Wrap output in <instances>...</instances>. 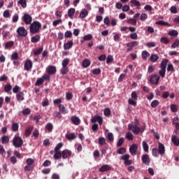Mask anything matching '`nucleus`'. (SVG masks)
Instances as JSON below:
<instances>
[{
	"label": "nucleus",
	"mask_w": 179,
	"mask_h": 179,
	"mask_svg": "<svg viewBox=\"0 0 179 179\" xmlns=\"http://www.w3.org/2000/svg\"><path fill=\"white\" fill-rule=\"evenodd\" d=\"M40 29H41V23L38 21H34L29 27L30 33L32 34L38 33V31H40Z\"/></svg>",
	"instance_id": "f257e3e1"
},
{
	"label": "nucleus",
	"mask_w": 179,
	"mask_h": 179,
	"mask_svg": "<svg viewBox=\"0 0 179 179\" xmlns=\"http://www.w3.org/2000/svg\"><path fill=\"white\" fill-rule=\"evenodd\" d=\"M129 131H131L134 135H139V133L143 134V130H141V127L139 126L134 125V124H128Z\"/></svg>",
	"instance_id": "f03ea898"
},
{
	"label": "nucleus",
	"mask_w": 179,
	"mask_h": 179,
	"mask_svg": "<svg viewBox=\"0 0 179 179\" xmlns=\"http://www.w3.org/2000/svg\"><path fill=\"white\" fill-rule=\"evenodd\" d=\"M13 145L15 148H22L23 139L20 136H15L13 138Z\"/></svg>",
	"instance_id": "7ed1b4c3"
},
{
	"label": "nucleus",
	"mask_w": 179,
	"mask_h": 179,
	"mask_svg": "<svg viewBox=\"0 0 179 179\" xmlns=\"http://www.w3.org/2000/svg\"><path fill=\"white\" fill-rule=\"evenodd\" d=\"M17 37H26L27 36V30L24 27H20L17 29Z\"/></svg>",
	"instance_id": "20e7f679"
},
{
	"label": "nucleus",
	"mask_w": 179,
	"mask_h": 179,
	"mask_svg": "<svg viewBox=\"0 0 179 179\" xmlns=\"http://www.w3.org/2000/svg\"><path fill=\"white\" fill-rule=\"evenodd\" d=\"M22 20L25 23V24H31V22H33V17L30 14L25 13L22 17Z\"/></svg>",
	"instance_id": "39448f33"
},
{
	"label": "nucleus",
	"mask_w": 179,
	"mask_h": 179,
	"mask_svg": "<svg viewBox=\"0 0 179 179\" xmlns=\"http://www.w3.org/2000/svg\"><path fill=\"white\" fill-rule=\"evenodd\" d=\"M159 80H160V76L157 74H152L150 77V83L152 85H159Z\"/></svg>",
	"instance_id": "423d86ee"
},
{
	"label": "nucleus",
	"mask_w": 179,
	"mask_h": 179,
	"mask_svg": "<svg viewBox=\"0 0 179 179\" xmlns=\"http://www.w3.org/2000/svg\"><path fill=\"white\" fill-rule=\"evenodd\" d=\"M31 68H33V62L30 59L26 60L24 64V71H27V72L31 71Z\"/></svg>",
	"instance_id": "0eeeda50"
},
{
	"label": "nucleus",
	"mask_w": 179,
	"mask_h": 179,
	"mask_svg": "<svg viewBox=\"0 0 179 179\" xmlns=\"http://www.w3.org/2000/svg\"><path fill=\"white\" fill-rule=\"evenodd\" d=\"M121 160H124L125 166H131L132 160H129V155L126 154L121 157Z\"/></svg>",
	"instance_id": "6e6552de"
},
{
	"label": "nucleus",
	"mask_w": 179,
	"mask_h": 179,
	"mask_svg": "<svg viewBox=\"0 0 179 179\" xmlns=\"http://www.w3.org/2000/svg\"><path fill=\"white\" fill-rule=\"evenodd\" d=\"M138 144H133L131 145V147L129 148V152L131 156H136V152H138Z\"/></svg>",
	"instance_id": "1a4fd4ad"
},
{
	"label": "nucleus",
	"mask_w": 179,
	"mask_h": 179,
	"mask_svg": "<svg viewBox=\"0 0 179 179\" xmlns=\"http://www.w3.org/2000/svg\"><path fill=\"white\" fill-rule=\"evenodd\" d=\"M91 122L92 123L98 122L99 125H103V117L101 116L95 115L94 117L92 118Z\"/></svg>",
	"instance_id": "9d476101"
},
{
	"label": "nucleus",
	"mask_w": 179,
	"mask_h": 179,
	"mask_svg": "<svg viewBox=\"0 0 179 179\" xmlns=\"http://www.w3.org/2000/svg\"><path fill=\"white\" fill-rule=\"evenodd\" d=\"M158 153L163 156L164 153H166V148L164 147V144L162 143H158Z\"/></svg>",
	"instance_id": "9b49d317"
},
{
	"label": "nucleus",
	"mask_w": 179,
	"mask_h": 179,
	"mask_svg": "<svg viewBox=\"0 0 179 179\" xmlns=\"http://www.w3.org/2000/svg\"><path fill=\"white\" fill-rule=\"evenodd\" d=\"M141 160L144 164L146 166H149L150 164V158L149 157V155L145 154L142 156Z\"/></svg>",
	"instance_id": "f8f14e48"
},
{
	"label": "nucleus",
	"mask_w": 179,
	"mask_h": 179,
	"mask_svg": "<svg viewBox=\"0 0 179 179\" xmlns=\"http://www.w3.org/2000/svg\"><path fill=\"white\" fill-rule=\"evenodd\" d=\"M72 155V151L69 150H64L62 152V159H68Z\"/></svg>",
	"instance_id": "ddd939ff"
},
{
	"label": "nucleus",
	"mask_w": 179,
	"mask_h": 179,
	"mask_svg": "<svg viewBox=\"0 0 179 179\" xmlns=\"http://www.w3.org/2000/svg\"><path fill=\"white\" fill-rule=\"evenodd\" d=\"M46 71L48 75H55L57 73V67L54 66H49Z\"/></svg>",
	"instance_id": "4468645a"
},
{
	"label": "nucleus",
	"mask_w": 179,
	"mask_h": 179,
	"mask_svg": "<svg viewBox=\"0 0 179 179\" xmlns=\"http://www.w3.org/2000/svg\"><path fill=\"white\" fill-rule=\"evenodd\" d=\"M71 121L74 125H80V119L78 116H72L71 117Z\"/></svg>",
	"instance_id": "2eb2a0df"
},
{
	"label": "nucleus",
	"mask_w": 179,
	"mask_h": 179,
	"mask_svg": "<svg viewBox=\"0 0 179 179\" xmlns=\"http://www.w3.org/2000/svg\"><path fill=\"white\" fill-rule=\"evenodd\" d=\"M16 99L17 101H23L24 100V93L22 91H20L16 94Z\"/></svg>",
	"instance_id": "dca6fc26"
},
{
	"label": "nucleus",
	"mask_w": 179,
	"mask_h": 179,
	"mask_svg": "<svg viewBox=\"0 0 179 179\" xmlns=\"http://www.w3.org/2000/svg\"><path fill=\"white\" fill-rule=\"evenodd\" d=\"M111 170V166L108 164L103 165L100 169L99 171L100 173H106V171H110Z\"/></svg>",
	"instance_id": "f3484780"
},
{
	"label": "nucleus",
	"mask_w": 179,
	"mask_h": 179,
	"mask_svg": "<svg viewBox=\"0 0 179 179\" xmlns=\"http://www.w3.org/2000/svg\"><path fill=\"white\" fill-rule=\"evenodd\" d=\"M138 45H139V42L138 41H132L127 44V47L131 50L134 49V47H136Z\"/></svg>",
	"instance_id": "a211bd4d"
},
{
	"label": "nucleus",
	"mask_w": 179,
	"mask_h": 179,
	"mask_svg": "<svg viewBox=\"0 0 179 179\" xmlns=\"http://www.w3.org/2000/svg\"><path fill=\"white\" fill-rule=\"evenodd\" d=\"M71 47H73V41H70L69 42H67L64 44V50H71Z\"/></svg>",
	"instance_id": "6ab92c4d"
},
{
	"label": "nucleus",
	"mask_w": 179,
	"mask_h": 179,
	"mask_svg": "<svg viewBox=\"0 0 179 179\" xmlns=\"http://www.w3.org/2000/svg\"><path fill=\"white\" fill-rule=\"evenodd\" d=\"M155 24H158L159 26H168V27H171V24L163 20L157 21L155 22Z\"/></svg>",
	"instance_id": "aec40b11"
},
{
	"label": "nucleus",
	"mask_w": 179,
	"mask_h": 179,
	"mask_svg": "<svg viewBox=\"0 0 179 179\" xmlns=\"http://www.w3.org/2000/svg\"><path fill=\"white\" fill-rule=\"evenodd\" d=\"M171 141L175 146H179V138L177 137V136L173 135L171 137Z\"/></svg>",
	"instance_id": "412c9836"
},
{
	"label": "nucleus",
	"mask_w": 179,
	"mask_h": 179,
	"mask_svg": "<svg viewBox=\"0 0 179 179\" xmlns=\"http://www.w3.org/2000/svg\"><path fill=\"white\" fill-rule=\"evenodd\" d=\"M43 50H44V48L43 47L38 48V49L34 50L33 54L35 56L40 55V54H41V52H43Z\"/></svg>",
	"instance_id": "4be33fe9"
},
{
	"label": "nucleus",
	"mask_w": 179,
	"mask_h": 179,
	"mask_svg": "<svg viewBox=\"0 0 179 179\" xmlns=\"http://www.w3.org/2000/svg\"><path fill=\"white\" fill-rule=\"evenodd\" d=\"M141 57L144 61H146V59H148V57H150V53H149V52L146 50H144L141 53Z\"/></svg>",
	"instance_id": "5701e85b"
},
{
	"label": "nucleus",
	"mask_w": 179,
	"mask_h": 179,
	"mask_svg": "<svg viewBox=\"0 0 179 179\" xmlns=\"http://www.w3.org/2000/svg\"><path fill=\"white\" fill-rule=\"evenodd\" d=\"M66 138L68 141H73V139H76V136H75V133H70L66 134Z\"/></svg>",
	"instance_id": "b1692460"
},
{
	"label": "nucleus",
	"mask_w": 179,
	"mask_h": 179,
	"mask_svg": "<svg viewBox=\"0 0 179 179\" xmlns=\"http://www.w3.org/2000/svg\"><path fill=\"white\" fill-rule=\"evenodd\" d=\"M59 110L62 114H68V110H66V108H65V106L62 104L59 105Z\"/></svg>",
	"instance_id": "393cba45"
},
{
	"label": "nucleus",
	"mask_w": 179,
	"mask_h": 179,
	"mask_svg": "<svg viewBox=\"0 0 179 179\" xmlns=\"http://www.w3.org/2000/svg\"><path fill=\"white\" fill-rule=\"evenodd\" d=\"M1 143L3 145H8V143H9V136H3L1 137Z\"/></svg>",
	"instance_id": "a878e982"
},
{
	"label": "nucleus",
	"mask_w": 179,
	"mask_h": 179,
	"mask_svg": "<svg viewBox=\"0 0 179 179\" xmlns=\"http://www.w3.org/2000/svg\"><path fill=\"white\" fill-rule=\"evenodd\" d=\"M15 45V42L13 41H10L5 44L6 50H9V48H12V47Z\"/></svg>",
	"instance_id": "bb28decb"
},
{
	"label": "nucleus",
	"mask_w": 179,
	"mask_h": 179,
	"mask_svg": "<svg viewBox=\"0 0 179 179\" xmlns=\"http://www.w3.org/2000/svg\"><path fill=\"white\" fill-rule=\"evenodd\" d=\"M62 157V152L61 151H55L54 159L55 160H59Z\"/></svg>",
	"instance_id": "cd10ccee"
},
{
	"label": "nucleus",
	"mask_w": 179,
	"mask_h": 179,
	"mask_svg": "<svg viewBox=\"0 0 179 179\" xmlns=\"http://www.w3.org/2000/svg\"><path fill=\"white\" fill-rule=\"evenodd\" d=\"M82 66L84 68H89L90 66V61L89 60V59H85L83 61Z\"/></svg>",
	"instance_id": "c85d7f7f"
},
{
	"label": "nucleus",
	"mask_w": 179,
	"mask_h": 179,
	"mask_svg": "<svg viewBox=\"0 0 179 179\" xmlns=\"http://www.w3.org/2000/svg\"><path fill=\"white\" fill-rule=\"evenodd\" d=\"M75 12H76V10H75L74 8H69L68 10L69 17H70L71 19H73V15H75Z\"/></svg>",
	"instance_id": "c756f323"
},
{
	"label": "nucleus",
	"mask_w": 179,
	"mask_h": 179,
	"mask_svg": "<svg viewBox=\"0 0 179 179\" xmlns=\"http://www.w3.org/2000/svg\"><path fill=\"white\" fill-rule=\"evenodd\" d=\"M88 14H89V12L87 11V10L84 9L83 11H81V12L80 13L79 17H80L81 19H85V17H86V16H87Z\"/></svg>",
	"instance_id": "7c9ffc66"
},
{
	"label": "nucleus",
	"mask_w": 179,
	"mask_h": 179,
	"mask_svg": "<svg viewBox=\"0 0 179 179\" xmlns=\"http://www.w3.org/2000/svg\"><path fill=\"white\" fill-rule=\"evenodd\" d=\"M143 149L145 153L149 152V144L145 141H143Z\"/></svg>",
	"instance_id": "2f4dec72"
},
{
	"label": "nucleus",
	"mask_w": 179,
	"mask_h": 179,
	"mask_svg": "<svg viewBox=\"0 0 179 179\" xmlns=\"http://www.w3.org/2000/svg\"><path fill=\"white\" fill-rule=\"evenodd\" d=\"M12 131L13 132H17L19 131V123L13 122L12 124Z\"/></svg>",
	"instance_id": "473e14b6"
},
{
	"label": "nucleus",
	"mask_w": 179,
	"mask_h": 179,
	"mask_svg": "<svg viewBox=\"0 0 179 179\" xmlns=\"http://www.w3.org/2000/svg\"><path fill=\"white\" fill-rule=\"evenodd\" d=\"M168 34L172 37H177L178 36V31H177L176 29H172L169 31Z\"/></svg>",
	"instance_id": "72a5a7b5"
},
{
	"label": "nucleus",
	"mask_w": 179,
	"mask_h": 179,
	"mask_svg": "<svg viewBox=\"0 0 179 179\" xmlns=\"http://www.w3.org/2000/svg\"><path fill=\"white\" fill-rule=\"evenodd\" d=\"M159 59V55H151L150 57V61L151 62H156Z\"/></svg>",
	"instance_id": "f704fd0d"
},
{
	"label": "nucleus",
	"mask_w": 179,
	"mask_h": 179,
	"mask_svg": "<svg viewBox=\"0 0 179 179\" xmlns=\"http://www.w3.org/2000/svg\"><path fill=\"white\" fill-rule=\"evenodd\" d=\"M31 43H38L40 41V36L39 35H35L31 38Z\"/></svg>",
	"instance_id": "c9c22d12"
},
{
	"label": "nucleus",
	"mask_w": 179,
	"mask_h": 179,
	"mask_svg": "<svg viewBox=\"0 0 179 179\" xmlns=\"http://www.w3.org/2000/svg\"><path fill=\"white\" fill-rule=\"evenodd\" d=\"M68 72H69V67L62 66V69L60 70L62 75H66Z\"/></svg>",
	"instance_id": "e433bc0d"
},
{
	"label": "nucleus",
	"mask_w": 179,
	"mask_h": 179,
	"mask_svg": "<svg viewBox=\"0 0 179 179\" xmlns=\"http://www.w3.org/2000/svg\"><path fill=\"white\" fill-rule=\"evenodd\" d=\"M45 129L48 130V132H52V129H54V126L52 123L49 122L46 124Z\"/></svg>",
	"instance_id": "4c0bfd02"
},
{
	"label": "nucleus",
	"mask_w": 179,
	"mask_h": 179,
	"mask_svg": "<svg viewBox=\"0 0 179 179\" xmlns=\"http://www.w3.org/2000/svg\"><path fill=\"white\" fill-rule=\"evenodd\" d=\"M106 143V138L104 137L99 138V145H100V146H104Z\"/></svg>",
	"instance_id": "58836bf2"
},
{
	"label": "nucleus",
	"mask_w": 179,
	"mask_h": 179,
	"mask_svg": "<svg viewBox=\"0 0 179 179\" xmlns=\"http://www.w3.org/2000/svg\"><path fill=\"white\" fill-rule=\"evenodd\" d=\"M18 5H20L22 8H26L27 6V2L26 0H20L18 1Z\"/></svg>",
	"instance_id": "ea45409f"
},
{
	"label": "nucleus",
	"mask_w": 179,
	"mask_h": 179,
	"mask_svg": "<svg viewBox=\"0 0 179 179\" xmlns=\"http://www.w3.org/2000/svg\"><path fill=\"white\" fill-rule=\"evenodd\" d=\"M167 64H169V59H164L161 63V68L166 69L167 66Z\"/></svg>",
	"instance_id": "a19ab883"
},
{
	"label": "nucleus",
	"mask_w": 179,
	"mask_h": 179,
	"mask_svg": "<svg viewBox=\"0 0 179 179\" xmlns=\"http://www.w3.org/2000/svg\"><path fill=\"white\" fill-rule=\"evenodd\" d=\"M44 83V79L43 78H39L37 79L35 85L36 86H40Z\"/></svg>",
	"instance_id": "79ce46f5"
},
{
	"label": "nucleus",
	"mask_w": 179,
	"mask_h": 179,
	"mask_svg": "<svg viewBox=\"0 0 179 179\" xmlns=\"http://www.w3.org/2000/svg\"><path fill=\"white\" fill-rule=\"evenodd\" d=\"M152 155L154 157H159V150L157 148H153L152 150Z\"/></svg>",
	"instance_id": "37998d69"
},
{
	"label": "nucleus",
	"mask_w": 179,
	"mask_h": 179,
	"mask_svg": "<svg viewBox=\"0 0 179 179\" xmlns=\"http://www.w3.org/2000/svg\"><path fill=\"white\" fill-rule=\"evenodd\" d=\"M11 59L13 61H17L19 59V53L15 52L11 55Z\"/></svg>",
	"instance_id": "c03bdc74"
},
{
	"label": "nucleus",
	"mask_w": 179,
	"mask_h": 179,
	"mask_svg": "<svg viewBox=\"0 0 179 179\" xmlns=\"http://www.w3.org/2000/svg\"><path fill=\"white\" fill-rule=\"evenodd\" d=\"M159 104H160V102H159V101L157 100H154L151 102V107L152 108H156V107H157L159 106Z\"/></svg>",
	"instance_id": "a18cd8bd"
},
{
	"label": "nucleus",
	"mask_w": 179,
	"mask_h": 179,
	"mask_svg": "<svg viewBox=\"0 0 179 179\" xmlns=\"http://www.w3.org/2000/svg\"><path fill=\"white\" fill-rule=\"evenodd\" d=\"M4 90L6 93H9L12 90V85L10 84L6 85L4 86Z\"/></svg>",
	"instance_id": "49530a36"
},
{
	"label": "nucleus",
	"mask_w": 179,
	"mask_h": 179,
	"mask_svg": "<svg viewBox=\"0 0 179 179\" xmlns=\"http://www.w3.org/2000/svg\"><path fill=\"white\" fill-rule=\"evenodd\" d=\"M160 41L163 44H169V43H170V39H169L167 37H162Z\"/></svg>",
	"instance_id": "de8ad7c7"
},
{
	"label": "nucleus",
	"mask_w": 179,
	"mask_h": 179,
	"mask_svg": "<svg viewBox=\"0 0 179 179\" xmlns=\"http://www.w3.org/2000/svg\"><path fill=\"white\" fill-rule=\"evenodd\" d=\"M136 20L134 18H130L127 21V23H129L130 24H132L133 26H136Z\"/></svg>",
	"instance_id": "09e8293b"
},
{
	"label": "nucleus",
	"mask_w": 179,
	"mask_h": 179,
	"mask_svg": "<svg viewBox=\"0 0 179 179\" xmlns=\"http://www.w3.org/2000/svg\"><path fill=\"white\" fill-rule=\"evenodd\" d=\"M103 114L105 117H110V115H111V110L108 108H105Z\"/></svg>",
	"instance_id": "8fccbe9b"
},
{
	"label": "nucleus",
	"mask_w": 179,
	"mask_h": 179,
	"mask_svg": "<svg viewBox=\"0 0 179 179\" xmlns=\"http://www.w3.org/2000/svg\"><path fill=\"white\" fill-rule=\"evenodd\" d=\"M126 138L128 139V141H134V135L131 132H127L126 134Z\"/></svg>",
	"instance_id": "3c124183"
},
{
	"label": "nucleus",
	"mask_w": 179,
	"mask_h": 179,
	"mask_svg": "<svg viewBox=\"0 0 179 179\" xmlns=\"http://www.w3.org/2000/svg\"><path fill=\"white\" fill-rule=\"evenodd\" d=\"M23 115H29V114H30L31 113V110H30V108H27L24 110H22V111Z\"/></svg>",
	"instance_id": "603ef678"
},
{
	"label": "nucleus",
	"mask_w": 179,
	"mask_h": 179,
	"mask_svg": "<svg viewBox=\"0 0 179 179\" xmlns=\"http://www.w3.org/2000/svg\"><path fill=\"white\" fill-rule=\"evenodd\" d=\"M171 48H177L179 47V39H176L173 43L171 45Z\"/></svg>",
	"instance_id": "864d4df0"
},
{
	"label": "nucleus",
	"mask_w": 179,
	"mask_h": 179,
	"mask_svg": "<svg viewBox=\"0 0 179 179\" xmlns=\"http://www.w3.org/2000/svg\"><path fill=\"white\" fill-rule=\"evenodd\" d=\"M69 64V59L66 58L62 61V65L64 67H68V65Z\"/></svg>",
	"instance_id": "5fc2aeb1"
},
{
	"label": "nucleus",
	"mask_w": 179,
	"mask_h": 179,
	"mask_svg": "<svg viewBox=\"0 0 179 179\" xmlns=\"http://www.w3.org/2000/svg\"><path fill=\"white\" fill-rule=\"evenodd\" d=\"M92 38H93V35H92L90 34L84 36V41H90V40H92Z\"/></svg>",
	"instance_id": "6e6d98bb"
},
{
	"label": "nucleus",
	"mask_w": 179,
	"mask_h": 179,
	"mask_svg": "<svg viewBox=\"0 0 179 179\" xmlns=\"http://www.w3.org/2000/svg\"><path fill=\"white\" fill-rule=\"evenodd\" d=\"M171 110L172 113H177V111H178V108H177V105L172 104L171 105Z\"/></svg>",
	"instance_id": "4d7b16f0"
},
{
	"label": "nucleus",
	"mask_w": 179,
	"mask_h": 179,
	"mask_svg": "<svg viewBox=\"0 0 179 179\" xmlns=\"http://www.w3.org/2000/svg\"><path fill=\"white\" fill-rule=\"evenodd\" d=\"M114 61V57H113V55H109L106 59V64H111Z\"/></svg>",
	"instance_id": "13d9d810"
},
{
	"label": "nucleus",
	"mask_w": 179,
	"mask_h": 179,
	"mask_svg": "<svg viewBox=\"0 0 179 179\" xmlns=\"http://www.w3.org/2000/svg\"><path fill=\"white\" fill-rule=\"evenodd\" d=\"M3 17L8 18L10 17V13L9 12V10H6L3 13Z\"/></svg>",
	"instance_id": "bf43d9fd"
},
{
	"label": "nucleus",
	"mask_w": 179,
	"mask_h": 179,
	"mask_svg": "<svg viewBox=\"0 0 179 179\" xmlns=\"http://www.w3.org/2000/svg\"><path fill=\"white\" fill-rule=\"evenodd\" d=\"M159 73L162 78H164V76H166V69L161 68Z\"/></svg>",
	"instance_id": "052dcab7"
},
{
	"label": "nucleus",
	"mask_w": 179,
	"mask_h": 179,
	"mask_svg": "<svg viewBox=\"0 0 179 179\" xmlns=\"http://www.w3.org/2000/svg\"><path fill=\"white\" fill-rule=\"evenodd\" d=\"M64 146V144L62 143H59L57 144V145L55 148V152H60L59 150L61 148Z\"/></svg>",
	"instance_id": "680f3d73"
},
{
	"label": "nucleus",
	"mask_w": 179,
	"mask_h": 179,
	"mask_svg": "<svg viewBox=\"0 0 179 179\" xmlns=\"http://www.w3.org/2000/svg\"><path fill=\"white\" fill-rule=\"evenodd\" d=\"M127 152V150L125 148H121L119 150H117V152L118 155H124Z\"/></svg>",
	"instance_id": "e2e57ef3"
},
{
	"label": "nucleus",
	"mask_w": 179,
	"mask_h": 179,
	"mask_svg": "<svg viewBox=\"0 0 179 179\" xmlns=\"http://www.w3.org/2000/svg\"><path fill=\"white\" fill-rule=\"evenodd\" d=\"M147 18H148V14L143 13L140 17V20H141V22H145Z\"/></svg>",
	"instance_id": "0e129e2a"
},
{
	"label": "nucleus",
	"mask_w": 179,
	"mask_h": 179,
	"mask_svg": "<svg viewBox=\"0 0 179 179\" xmlns=\"http://www.w3.org/2000/svg\"><path fill=\"white\" fill-rule=\"evenodd\" d=\"M134 6H141V2L137 0H131L130 1Z\"/></svg>",
	"instance_id": "69168bd1"
},
{
	"label": "nucleus",
	"mask_w": 179,
	"mask_h": 179,
	"mask_svg": "<svg viewBox=\"0 0 179 179\" xmlns=\"http://www.w3.org/2000/svg\"><path fill=\"white\" fill-rule=\"evenodd\" d=\"M24 171H33V166L31 165H27L24 167Z\"/></svg>",
	"instance_id": "338daca9"
},
{
	"label": "nucleus",
	"mask_w": 179,
	"mask_h": 179,
	"mask_svg": "<svg viewBox=\"0 0 179 179\" xmlns=\"http://www.w3.org/2000/svg\"><path fill=\"white\" fill-rule=\"evenodd\" d=\"M20 90V87H19V85H15L13 88V93H18Z\"/></svg>",
	"instance_id": "774afa93"
}]
</instances>
